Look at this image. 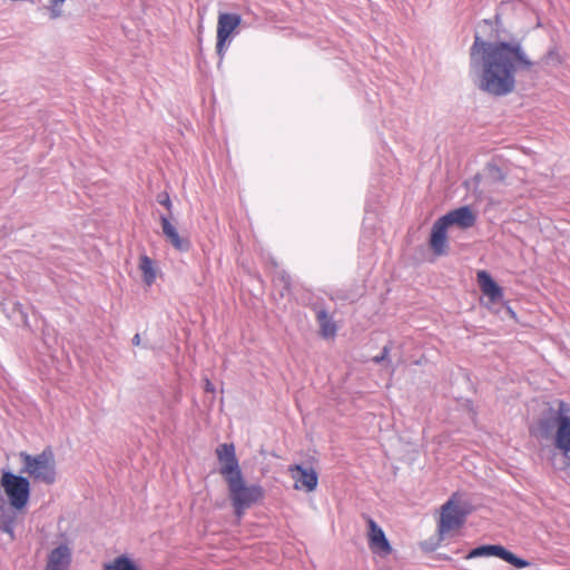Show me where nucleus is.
<instances>
[{"instance_id":"obj_16","label":"nucleus","mask_w":570,"mask_h":570,"mask_svg":"<svg viewBox=\"0 0 570 570\" xmlns=\"http://www.w3.org/2000/svg\"><path fill=\"white\" fill-rule=\"evenodd\" d=\"M478 282L483 294L492 302H497L502 298L501 288L485 271H480L478 273Z\"/></svg>"},{"instance_id":"obj_22","label":"nucleus","mask_w":570,"mask_h":570,"mask_svg":"<svg viewBox=\"0 0 570 570\" xmlns=\"http://www.w3.org/2000/svg\"><path fill=\"white\" fill-rule=\"evenodd\" d=\"M0 529L8 533L10 535V539H13V525H12V521H8V520H4V519H1L0 520Z\"/></svg>"},{"instance_id":"obj_11","label":"nucleus","mask_w":570,"mask_h":570,"mask_svg":"<svg viewBox=\"0 0 570 570\" xmlns=\"http://www.w3.org/2000/svg\"><path fill=\"white\" fill-rule=\"evenodd\" d=\"M292 479L295 481L296 490L312 492L316 489L318 476L314 469L303 468L302 465H292L288 468Z\"/></svg>"},{"instance_id":"obj_24","label":"nucleus","mask_w":570,"mask_h":570,"mask_svg":"<svg viewBox=\"0 0 570 570\" xmlns=\"http://www.w3.org/2000/svg\"><path fill=\"white\" fill-rule=\"evenodd\" d=\"M14 309L19 313L20 315V321L26 325V326H29V323H28V320H27V315L26 313L22 311V306L20 304H16L14 305Z\"/></svg>"},{"instance_id":"obj_8","label":"nucleus","mask_w":570,"mask_h":570,"mask_svg":"<svg viewBox=\"0 0 570 570\" xmlns=\"http://www.w3.org/2000/svg\"><path fill=\"white\" fill-rule=\"evenodd\" d=\"M478 557H498L518 568H524L530 564L527 560L518 558L515 554L508 551L504 547L497 544L478 547L466 556V559Z\"/></svg>"},{"instance_id":"obj_7","label":"nucleus","mask_w":570,"mask_h":570,"mask_svg":"<svg viewBox=\"0 0 570 570\" xmlns=\"http://www.w3.org/2000/svg\"><path fill=\"white\" fill-rule=\"evenodd\" d=\"M216 455L219 462V473L226 484L230 482V480L243 476L233 444H219L216 449Z\"/></svg>"},{"instance_id":"obj_13","label":"nucleus","mask_w":570,"mask_h":570,"mask_svg":"<svg viewBox=\"0 0 570 570\" xmlns=\"http://www.w3.org/2000/svg\"><path fill=\"white\" fill-rule=\"evenodd\" d=\"M160 224L163 234L167 242L179 252H188L190 248V240L188 237L181 236L177 228L170 223L167 216H160Z\"/></svg>"},{"instance_id":"obj_27","label":"nucleus","mask_w":570,"mask_h":570,"mask_svg":"<svg viewBox=\"0 0 570 570\" xmlns=\"http://www.w3.org/2000/svg\"><path fill=\"white\" fill-rule=\"evenodd\" d=\"M492 174L495 175L498 178L502 179L503 178V175L501 174L500 169L499 168H492L491 169Z\"/></svg>"},{"instance_id":"obj_12","label":"nucleus","mask_w":570,"mask_h":570,"mask_svg":"<svg viewBox=\"0 0 570 570\" xmlns=\"http://www.w3.org/2000/svg\"><path fill=\"white\" fill-rule=\"evenodd\" d=\"M72 547L69 542H62L50 551L46 570H68L71 562Z\"/></svg>"},{"instance_id":"obj_6","label":"nucleus","mask_w":570,"mask_h":570,"mask_svg":"<svg viewBox=\"0 0 570 570\" xmlns=\"http://www.w3.org/2000/svg\"><path fill=\"white\" fill-rule=\"evenodd\" d=\"M470 513V510L461 504L456 497L453 495L448 502L441 508V517L439 521V534L442 539L445 534L451 531L460 529L465 521V517Z\"/></svg>"},{"instance_id":"obj_5","label":"nucleus","mask_w":570,"mask_h":570,"mask_svg":"<svg viewBox=\"0 0 570 570\" xmlns=\"http://www.w3.org/2000/svg\"><path fill=\"white\" fill-rule=\"evenodd\" d=\"M0 485L12 508L22 510L27 505L30 497V482L27 478L6 471L1 475Z\"/></svg>"},{"instance_id":"obj_15","label":"nucleus","mask_w":570,"mask_h":570,"mask_svg":"<svg viewBox=\"0 0 570 570\" xmlns=\"http://www.w3.org/2000/svg\"><path fill=\"white\" fill-rule=\"evenodd\" d=\"M448 225H456L461 228H469L475 223V215L469 207H460L441 217Z\"/></svg>"},{"instance_id":"obj_18","label":"nucleus","mask_w":570,"mask_h":570,"mask_svg":"<svg viewBox=\"0 0 570 570\" xmlns=\"http://www.w3.org/2000/svg\"><path fill=\"white\" fill-rule=\"evenodd\" d=\"M138 268L141 272L144 283L150 286L155 282L157 274L154 261L146 255H141Z\"/></svg>"},{"instance_id":"obj_28","label":"nucleus","mask_w":570,"mask_h":570,"mask_svg":"<svg viewBox=\"0 0 570 570\" xmlns=\"http://www.w3.org/2000/svg\"><path fill=\"white\" fill-rule=\"evenodd\" d=\"M132 344L138 346L140 344V335L139 334H136L134 337H132Z\"/></svg>"},{"instance_id":"obj_2","label":"nucleus","mask_w":570,"mask_h":570,"mask_svg":"<svg viewBox=\"0 0 570 570\" xmlns=\"http://www.w3.org/2000/svg\"><path fill=\"white\" fill-rule=\"evenodd\" d=\"M22 462L21 473L27 474L36 482L51 485L57 481V463L53 452L46 449L38 454L19 453Z\"/></svg>"},{"instance_id":"obj_19","label":"nucleus","mask_w":570,"mask_h":570,"mask_svg":"<svg viewBox=\"0 0 570 570\" xmlns=\"http://www.w3.org/2000/svg\"><path fill=\"white\" fill-rule=\"evenodd\" d=\"M104 570H140L137 564L126 556H120L104 564Z\"/></svg>"},{"instance_id":"obj_25","label":"nucleus","mask_w":570,"mask_h":570,"mask_svg":"<svg viewBox=\"0 0 570 570\" xmlns=\"http://www.w3.org/2000/svg\"><path fill=\"white\" fill-rule=\"evenodd\" d=\"M387 353H389V348H387V346H385V347L383 348L382 354H380V356H375V357L373 358V361H374V362H376V363H379V362L383 361V360L387 356Z\"/></svg>"},{"instance_id":"obj_10","label":"nucleus","mask_w":570,"mask_h":570,"mask_svg":"<svg viewBox=\"0 0 570 570\" xmlns=\"http://www.w3.org/2000/svg\"><path fill=\"white\" fill-rule=\"evenodd\" d=\"M240 16L234 13H220L217 21V52L223 56L224 46L232 32L240 24Z\"/></svg>"},{"instance_id":"obj_20","label":"nucleus","mask_w":570,"mask_h":570,"mask_svg":"<svg viewBox=\"0 0 570 570\" xmlns=\"http://www.w3.org/2000/svg\"><path fill=\"white\" fill-rule=\"evenodd\" d=\"M66 0H48L45 6L46 11L51 20H57L63 16V2Z\"/></svg>"},{"instance_id":"obj_4","label":"nucleus","mask_w":570,"mask_h":570,"mask_svg":"<svg viewBox=\"0 0 570 570\" xmlns=\"http://www.w3.org/2000/svg\"><path fill=\"white\" fill-rule=\"evenodd\" d=\"M228 498L235 515L240 519L245 511L264 498V490L258 484H247L244 476L227 483Z\"/></svg>"},{"instance_id":"obj_17","label":"nucleus","mask_w":570,"mask_h":570,"mask_svg":"<svg viewBox=\"0 0 570 570\" xmlns=\"http://www.w3.org/2000/svg\"><path fill=\"white\" fill-rule=\"evenodd\" d=\"M316 318L320 325V334L323 338H334L336 335V324L333 318L327 314L326 311L321 309L316 314Z\"/></svg>"},{"instance_id":"obj_1","label":"nucleus","mask_w":570,"mask_h":570,"mask_svg":"<svg viewBox=\"0 0 570 570\" xmlns=\"http://www.w3.org/2000/svg\"><path fill=\"white\" fill-rule=\"evenodd\" d=\"M534 61L519 41H488L475 36L470 48V70L476 88L502 97L515 88V73L529 71Z\"/></svg>"},{"instance_id":"obj_21","label":"nucleus","mask_w":570,"mask_h":570,"mask_svg":"<svg viewBox=\"0 0 570 570\" xmlns=\"http://www.w3.org/2000/svg\"><path fill=\"white\" fill-rule=\"evenodd\" d=\"M541 62L544 66L557 67L562 62V59H561V56L559 55V52L557 50L552 49L542 57Z\"/></svg>"},{"instance_id":"obj_26","label":"nucleus","mask_w":570,"mask_h":570,"mask_svg":"<svg viewBox=\"0 0 570 570\" xmlns=\"http://www.w3.org/2000/svg\"><path fill=\"white\" fill-rule=\"evenodd\" d=\"M205 390H206L207 392H210V393H213V392L215 391V387H214V385L210 383V381H209V380H206V381H205Z\"/></svg>"},{"instance_id":"obj_9","label":"nucleus","mask_w":570,"mask_h":570,"mask_svg":"<svg viewBox=\"0 0 570 570\" xmlns=\"http://www.w3.org/2000/svg\"><path fill=\"white\" fill-rule=\"evenodd\" d=\"M367 541L371 551L380 557L389 556L392 552V547L382 528L372 519L367 520Z\"/></svg>"},{"instance_id":"obj_3","label":"nucleus","mask_w":570,"mask_h":570,"mask_svg":"<svg viewBox=\"0 0 570 570\" xmlns=\"http://www.w3.org/2000/svg\"><path fill=\"white\" fill-rule=\"evenodd\" d=\"M540 428L542 436H553L554 446L570 459L569 406L560 403L558 411L550 419L542 421Z\"/></svg>"},{"instance_id":"obj_23","label":"nucleus","mask_w":570,"mask_h":570,"mask_svg":"<svg viewBox=\"0 0 570 570\" xmlns=\"http://www.w3.org/2000/svg\"><path fill=\"white\" fill-rule=\"evenodd\" d=\"M159 204L164 205L169 212L171 210V200L167 193H161L157 196Z\"/></svg>"},{"instance_id":"obj_14","label":"nucleus","mask_w":570,"mask_h":570,"mask_svg":"<svg viewBox=\"0 0 570 570\" xmlns=\"http://www.w3.org/2000/svg\"><path fill=\"white\" fill-rule=\"evenodd\" d=\"M448 227L441 218L433 224L430 246L436 255H445L448 253Z\"/></svg>"}]
</instances>
